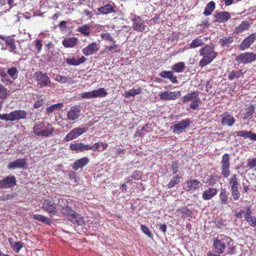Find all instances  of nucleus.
<instances>
[{"mask_svg":"<svg viewBox=\"0 0 256 256\" xmlns=\"http://www.w3.org/2000/svg\"><path fill=\"white\" fill-rule=\"evenodd\" d=\"M69 220L73 223H76L80 224L82 222V217L78 214L73 211V214H71L68 218Z\"/></svg>","mask_w":256,"mask_h":256,"instance_id":"30","label":"nucleus"},{"mask_svg":"<svg viewBox=\"0 0 256 256\" xmlns=\"http://www.w3.org/2000/svg\"><path fill=\"white\" fill-rule=\"evenodd\" d=\"M229 184L230 189L237 188L239 185L238 180L236 174H232L230 178Z\"/></svg>","mask_w":256,"mask_h":256,"instance_id":"38","label":"nucleus"},{"mask_svg":"<svg viewBox=\"0 0 256 256\" xmlns=\"http://www.w3.org/2000/svg\"><path fill=\"white\" fill-rule=\"evenodd\" d=\"M256 38V33L252 34L246 37L240 45V50H244L248 48L255 41Z\"/></svg>","mask_w":256,"mask_h":256,"instance_id":"15","label":"nucleus"},{"mask_svg":"<svg viewBox=\"0 0 256 256\" xmlns=\"http://www.w3.org/2000/svg\"><path fill=\"white\" fill-rule=\"evenodd\" d=\"M190 124V121L188 120H183L178 122V123L175 124L173 126L171 127L172 129L173 130V132L175 133H180L182 130L188 128Z\"/></svg>","mask_w":256,"mask_h":256,"instance_id":"13","label":"nucleus"},{"mask_svg":"<svg viewBox=\"0 0 256 256\" xmlns=\"http://www.w3.org/2000/svg\"><path fill=\"white\" fill-rule=\"evenodd\" d=\"M98 44L96 42H92L89 44L86 48H84L82 50V52L85 56H88L98 50Z\"/></svg>","mask_w":256,"mask_h":256,"instance_id":"19","label":"nucleus"},{"mask_svg":"<svg viewBox=\"0 0 256 256\" xmlns=\"http://www.w3.org/2000/svg\"><path fill=\"white\" fill-rule=\"evenodd\" d=\"M221 122L223 125L232 126L234 124L236 120L234 116L228 112H224L220 116Z\"/></svg>","mask_w":256,"mask_h":256,"instance_id":"17","label":"nucleus"},{"mask_svg":"<svg viewBox=\"0 0 256 256\" xmlns=\"http://www.w3.org/2000/svg\"><path fill=\"white\" fill-rule=\"evenodd\" d=\"M89 162V160L86 157H84L76 160L72 166V168L74 170H78L80 168H83Z\"/></svg>","mask_w":256,"mask_h":256,"instance_id":"24","label":"nucleus"},{"mask_svg":"<svg viewBox=\"0 0 256 256\" xmlns=\"http://www.w3.org/2000/svg\"><path fill=\"white\" fill-rule=\"evenodd\" d=\"M140 228H141V230H142V232L145 234H146L148 237L150 238H152V234L151 232H150V230L148 228L147 226H146L144 225H143L142 224L140 226Z\"/></svg>","mask_w":256,"mask_h":256,"instance_id":"59","label":"nucleus"},{"mask_svg":"<svg viewBox=\"0 0 256 256\" xmlns=\"http://www.w3.org/2000/svg\"><path fill=\"white\" fill-rule=\"evenodd\" d=\"M182 178L181 176H179L178 174L173 176L171 179L169 183L168 184L167 186L168 188L170 189L174 187L175 185L177 184L180 182V179Z\"/></svg>","mask_w":256,"mask_h":256,"instance_id":"42","label":"nucleus"},{"mask_svg":"<svg viewBox=\"0 0 256 256\" xmlns=\"http://www.w3.org/2000/svg\"><path fill=\"white\" fill-rule=\"evenodd\" d=\"M233 41L234 38L232 36H224L219 40V44L223 48H228Z\"/></svg>","mask_w":256,"mask_h":256,"instance_id":"28","label":"nucleus"},{"mask_svg":"<svg viewBox=\"0 0 256 256\" xmlns=\"http://www.w3.org/2000/svg\"><path fill=\"white\" fill-rule=\"evenodd\" d=\"M222 166H230V156L228 154L223 155L222 160Z\"/></svg>","mask_w":256,"mask_h":256,"instance_id":"50","label":"nucleus"},{"mask_svg":"<svg viewBox=\"0 0 256 256\" xmlns=\"http://www.w3.org/2000/svg\"><path fill=\"white\" fill-rule=\"evenodd\" d=\"M204 44V40L202 39L196 38L190 44L191 48H194L198 47Z\"/></svg>","mask_w":256,"mask_h":256,"instance_id":"48","label":"nucleus"},{"mask_svg":"<svg viewBox=\"0 0 256 256\" xmlns=\"http://www.w3.org/2000/svg\"><path fill=\"white\" fill-rule=\"evenodd\" d=\"M244 213V218L246 222H248L252 217H253L252 216H251L252 210L249 208H247L246 212Z\"/></svg>","mask_w":256,"mask_h":256,"instance_id":"61","label":"nucleus"},{"mask_svg":"<svg viewBox=\"0 0 256 256\" xmlns=\"http://www.w3.org/2000/svg\"><path fill=\"white\" fill-rule=\"evenodd\" d=\"M32 218L36 220L48 224H50L51 222L50 218L42 214H34L32 215Z\"/></svg>","mask_w":256,"mask_h":256,"instance_id":"36","label":"nucleus"},{"mask_svg":"<svg viewBox=\"0 0 256 256\" xmlns=\"http://www.w3.org/2000/svg\"><path fill=\"white\" fill-rule=\"evenodd\" d=\"M23 244L22 242H16V243L13 246L12 250L16 252H18L21 248L23 247Z\"/></svg>","mask_w":256,"mask_h":256,"instance_id":"52","label":"nucleus"},{"mask_svg":"<svg viewBox=\"0 0 256 256\" xmlns=\"http://www.w3.org/2000/svg\"><path fill=\"white\" fill-rule=\"evenodd\" d=\"M33 131L37 136L48 137L53 132L54 128L49 122L39 121L34 124Z\"/></svg>","mask_w":256,"mask_h":256,"instance_id":"1","label":"nucleus"},{"mask_svg":"<svg viewBox=\"0 0 256 256\" xmlns=\"http://www.w3.org/2000/svg\"><path fill=\"white\" fill-rule=\"evenodd\" d=\"M16 184V180L14 176H8L0 180V188H10Z\"/></svg>","mask_w":256,"mask_h":256,"instance_id":"9","label":"nucleus"},{"mask_svg":"<svg viewBox=\"0 0 256 256\" xmlns=\"http://www.w3.org/2000/svg\"><path fill=\"white\" fill-rule=\"evenodd\" d=\"M200 54L202 56V58L198 63L200 67H204L210 63L217 55L213 48L210 46H206L201 48Z\"/></svg>","mask_w":256,"mask_h":256,"instance_id":"2","label":"nucleus"},{"mask_svg":"<svg viewBox=\"0 0 256 256\" xmlns=\"http://www.w3.org/2000/svg\"><path fill=\"white\" fill-rule=\"evenodd\" d=\"M106 49L110 52H118V51L117 44H114L112 46H107Z\"/></svg>","mask_w":256,"mask_h":256,"instance_id":"60","label":"nucleus"},{"mask_svg":"<svg viewBox=\"0 0 256 256\" xmlns=\"http://www.w3.org/2000/svg\"><path fill=\"white\" fill-rule=\"evenodd\" d=\"M217 194V190L214 188H209L204 191L202 194V198L204 200H208L212 198Z\"/></svg>","mask_w":256,"mask_h":256,"instance_id":"27","label":"nucleus"},{"mask_svg":"<svg viewBox=\"0 0 256 256\" xmlns=\"http://www.w3.org/2000/svg\"><path fill=\"white\" fill-rule=\"evenodd\" d=\"M16 196L17 194L16 192H11L10 194H4L0 196V201L12 200Z\"/></svg>","mask_w":256,"mask_h":256,"instance_id":"47","label":"nucleus"},{"mask_svg":"<svg viewBox=\"0 0 256 256\" xmlns=\"http://www.w3.org/2000/svg\"><path fill=\"white\" fill-rule=\"evenodd\" d=\"M70 148L72 151L80 152L90 150V145L85 144L82 142L71 144Z\"/></svg>","mask_w":256,"mask_h":256,"instance_id":"18","label":"nucleus"},{"mask_svg":"<svg viewBox=\"0 0 256 256\" xmlns=\"http://www.w3.org/2000/svg\"><path fill=\"white\" fill-rule=\"evenodd\" d=\"M108 146V144L103 142H96L92 146L90 145V150L93 151L97 150L98 152H102L105 150Z\"/></svg>","mask_w":256,"mask_h":256,"instance_id":"29","label":"nucleus"},{"mask_svg":"<svg viewBox=\"0 0 256 256\" xmlns=\"http://www.w3.org/2000/svg\"><path fill=\"white\" fill-rule=\"evenodd\" d=\"M78 42V39L76 38H64L62 44L66 48H72L75 46Z\"/></svg>","mask_w":256,"mask_h":256,"instance_id":"25","label":"nucleus"},{"mask_svg":"<svg viewBox=\"0 0 256 256\" xmlns=\"http://www.w3.org/2000/svg\"><path fill=\"white\" fill-rule=\"evenodd\" d=\"M34 76L37 81L38 84L40 87L46 86L49 85L51 81L46 74L41 72H36Z\"/></svg>","mask_w":256,"mask_h":256,"instance_id":"10","label":"nucleus"},{"mask_svg":"<svg viewBox=\"0 0 256 256\" xmlns=\"http://www.w3.org/2000/svg\"><path fill=\"white\" fill-rule=\"evenodd\" d=\"M235 134L238 136H241L244 138H248V135L250 134V131L240 130L238 132H236Z\"/></svg>","mask_w":256,"mask_h":256,"instance_id":"56","label":"nucleus"},{"mask_svg":"<svg viewBox=\"0 0 256 256\" xmlns=\"http://www.w3.org/2000/svg\"><path fill=\"white\" fill-rule=\"evenodd\" d=\"M220 200L221 204H227L228 203V194L225 189H222L220 195Z\"/></svg>","mask_w":256,"mask_h":256,"instance_id":"31","label":"nucleus"},{"mask_svg":"<svg viewBox=\"0 0 256 256\" xmlns=\"http://www.w3.org/2000/svg\"><path fill=\"white\" fill-rule=\"evenodd\" d=\"M181 95L180 91L168 92L166 91L160 94V98L162 100H175Z\"/></svg>","mask_w":256,"mask_h":256,"instance_id":"12","label":"nucleus"},{"mask_svg":"<svg viewBox=\"0 0 256 256\" xmlns=\"http://www.w3.org/2000/svg\"><path fill=\"white\" fill-rule=\"evenodd\" d=\"M7 168L10 170H14L16 168L26 170L28 168V165L26 159L18 158L12 162H10L8 165Z\"/></svg>","mask_w":256,"mask_h":256,"instance_id":"11","label":"nucleus"},{"mask_svg":"<svg viewBox=\"0 0 256 256\" xmlns=\"http://www.w3.org/2000/svg\"><path fill=\"white\" fill-rule=\"evenodd\" d=\"M108 94L104 88H99L90 92H84L80 94L82 99H92L96 98H102Z\"/></svg>","mask_w":256,"mask_h":256,"instance_id":"5","label":"nucleus"},{"mask_svg":"<svg viewBox=\"0 0 256 256\" xmlns=\"http://www.w3.org/2000/svg\"><path fill=\"white\" fill-rule=\"evenodd\" d=\"M80 114L81 110L78 106H72L68 112V119L70 120H74L80 117Z\"/></svg>","mask_w":256,"mask_h":256,"instance_id":"16","label":"nucleus"},{"mask_svg":"<svg viewBox=\"0 0 256 256\" xmlns=\"http://www.w3.org/2000/svg\"><path fill=\"white\" fill-rule=\"evenodd\" d=\"M179 164L178 162H173L171 165V169L173 172V174H174L178 172L179 170Z\"/></svg>","mask_w":256,"mask_h":256,"instance_id":"58","label":"nucleus"},{"mask_svg":"<svg viewBox=\"0 0 256 256\" xmlns=\"http://www.w3.org/2000/svg\"><path fill=\"white\" fill-rule=\"evenodd\" d=\"M86 60V59L84 56H82L78 59H76L74 58H68L66 60V62L67 64L69 65L78 66L81 64L84 63Z\"/></svg>","mask_w":256,"mask_h":256,"instance_id":"26","label":"nucleus"},{"mask_svg":"<svg viewBox=\"0 0 256 256\" xmlns=\"http://www.w3.org/2000/svg\"><path fill=\"white\" fill-rule=\"evenodd\" d=\"M250 226L256 228V218L252 217L248 222H247Z\"/></svg>","mask_w":256,"mask_h":256,"instance_id":"64","label":"nucleus"},{"mask_svg":"<svg viewBox=\"0 0 256 256\" xmlns=\"http://www.w3.org/2000/svg\"><path fill=\"white\" fill-rule=\"evenodd\" d=\"M62 212L66 215L67 218L70 216L71 214H73V210L68 206L63 207L62 209Z\"/></svg>","mask_w":256,"mask_h":256,"instance_id":"54","label":"nucleus"},{"mask_svg":"<svg viewBox=\"0 0 256 256\" xmlns=\"http://www.w3.org/2000/svg\"><path fill=\"white\" fill-rule=\"evenodd\" d=\"M44 104V102L42 100H38L34 104V108H38Z\"/></svg>","mask_w":256,"mask_h":256,"instance_id":"62","label":"nucleus"},{"mask_svg":"<svg viewBox=\"0 0 256 256\" xmlns=\"http://www.w3.org/2000/svg\"><path fill=\"white\" fill-rule=\"evenodd\" d=\"M199 92L194 91L191 93L188 94L182 98V102L186 103L189 101H193L194 99L198 98Z\"/></svg>","mask_w":256,"mask_h":256,"instance_id":"32","label":"nucleus"},{"mask_svg":"<svg viewBox=\"0 0 256 256\" xmlns=\"http://www.w3.org/2000/svg\"><path fill=\"white\" fill-rule=\"evenodd\" d=\"M160 76L162 78L169 79L173 84H175L178 82L177 78L176 76L174 75L172 71H162L160 74Z\"/></svg>","mask_w":256,"mask_h":256,"instance_id":"23","label":"nucleus"},{"mask_svg":"<svg viewBox=\"0 0 256 256\" xmlns=\"http://www.w3.org/2000/svg\"><path fill=\"white\" fill-rule=\"evenodd\" d=\"M186 186L188 191L194 192L198 190L202 184L197 180H191L187 182Z\"/></svg>","mask_w":256,"mask_h":256,"instance_id":"22","label":"nucleus"},{"mask_svg":"<svg viewBox=\"0 0 256 256\" xmlns=\"http://www.w3.org/2000/svg\"><path fill=\"white\" fill-rule=\"evenodd\" d=\"M0 80L4 83L8 84L10 82L8 73L4 68H0Z\"/></svg>","mask_w":256,"mask_h":256,"instance_id":"35","label":"nucleus"},{"mask_svg":"<svg viewBox=\"0 0 256 256\" xmlns=\"http://www.w3.org/2000/svg\"><path fill=\"white\" fill-rule=\"evenodd\" d=\"M63 106L62 103H58L56 104H52L46 108V111L48 113L50 114L54 111L60 109Z\"/></svg>","mask_w":256,"mask_h":256,"instance_id":"44","label":"nucleus"},{"mask_svg":"<svg viewBox=\"0 0 256 256\" xmlns=\"http://www.w3.org/2000/svg\"><path fill=\"white\" fill-rule=\"evenodd\" d=\"M232 240L230 237L223 234H218L216 238H214L212 246L216 252L218 254H223L226 246L230 244Z\"/></svg>","mask_w":256,"mask_h":256,"instance_id":"3","label":"nucleus"},{"mask_svg":"<svg viewBox=\"0 0 256 256\" xmlns=\"http://www.w3.org/2000/svg\"><path fill=\"white\" fill-rule=\"evenodd\" d=\"M133 28L137 31L142 32L145 30L144 21L139 16H134L132 20Z\"/></svg>","mask_w":256,"mask_h":256,"instance_id":"14","label":"nucleus"},{"mask_svg":"<svg viewBox=\"0 0 256 256\" xmlns=\"http://www.w3.org/2000/svg\"><path fill=\"white\" fill-rule=\"evenodd\" d=\"M200 102V98L194 99L192 101V104H190V107L192 110H196L198 106V104Z\"/></svg>","mask_w":256,"mask_h":256,"instance_id":"55","label":"nucleus"},{"mask_svg":"<svg viewBox=\"0 0 256 256\" xmlns=\"http://www.w3.org/2000/svg\"><path fill=\"white\" fill-rule=\"evenodd\" d=\"M142 90L140 88L136 89L132 88L130 90L125 92L124 96L126 98H130V96H134L136 95L139 94L141 93Z\"/></svg>","mask_w":256,"mask_h":256,"instance_id":"43","label":"nucleus"},{"mask_svg":"<svg viewBox=\"0 0 256 256\" xmlns=\"http://www.w3.org/2000/svg\"><path fill=\"white\" fill-rule=\"evenodd\" d=\"M180 211L183 216L192 217V212L186 207L182 208Z\"/></svg>","mask_w":256,"mask_h":256,"instance_id":"51","label":"nucleus"},{"mask_svg":"<svg viewBox=\"0 0 256 256\" xmlns=\"http://www.w3.org/2000/svg\"><path fill=\"white\" fill-rule=\"evenodd\" d=\"M8 93L7 88L0 84V99H6L7 98Z\"/></svg>","mask_w":256,"mask_h":256,"instance_id":"49","label":"nucleus"},{"mask_svg":"<svg viewBox=\"0 0 256 256\" xmlns=\"http://www.w3.org/2000/svg\"><path fill=\"white\" fill-rule=\"evenodd\" d=\"M27 112L23 110H14L9 114H0V119L5 121L14 122L24 119L26 118Z\"/></svg>","mask_w":256,"mask_h":256,"instance_id":"4","label":"nucleus"},{"mask_svg":"<svg viewBox=\"0 0 256 256\" xmlns=\"http://www.w3.org/2000/svg\"><path fill=\"white\" fill-rule=\"evenodd\" d=\"M8 75L13 80H14L18 78V72L16 67H12L7 70Z\"/></svg>","mask_w":256,"mask_h":256,"instance_id":"45","label":"nucleus"},{"mask_svg":"<svg viewBox=\"0 0 256 256\" xmlns=\"http://www.w3.org/2000/svg\"><path fill=\"white\" fill-rule=\"evenodd\" d=\"M185 64L184 62H180L172 66V68L176 72H181L184 70Z\"/></svg>","mask_w":256,"mask_h":256,"instance_id":"46","label":"nucleus"},{"mask_svg":"<svg viewBox=\"0 0 256 256\" xmlns=\"http://www.w3.org/2000/svg\"><path fill=\"white\" fill-rule=\"evenodd\" d=\"M214 8L215 3L213 1H211L206 4L203 14L205 16H209L212 14Z\"/></svg>","mask_w":256,"mask_h":256,"instance_id":"37","label":"nucleus"},{"mask_svg":"<svg viewBox=\"0 0 256 256\" xmlns=\"http://www.w3.org/2000/svg\"><path fill=\"white\" fill-rule=\"evenodd\" d=\"M255 108L254 105H250L246 108V112L244 114V119L250 118L254 112Z\"/></svg>","mask_w":256,"mask_h":256,"instance_id":"40","label":"nucleus"},{"mask_svg":"<svg viewBox=\"0 0 256 256\" xmlns=\"http://www.w3.org/2000/svg\"><path fill=\"white\" fill-rule=\"evenodd\" d=\"M36 48L38 50V52H40L42 48V41L39 40H37L36 42Z\"/></svg>","mask_w":256,"mask_h":256,"instance_id":"63","label":"nucleus"},{"mask_svg":"<svg viewBox=\"0 0 256 256\" xmlns=\"http://www.w3.org/2000/svg\"><path fill=\"white\" fill-rule=\"evenodd\" d=\"M250 25V23L248 20L242 22L235 30L236 33H241L245 30H248Z\"/></svg>","mask_w":256,"mask_h":256,"instance_id":"33","label":"nucleus"},{"mask_svg":"<svg viewBox=\"0 0 256 256\" xmlns=\"http://www.w3.org/2000/svg\"><path fill=\"white\" fill-rule=\"evenodd\" d=\"M54 78L56 81L61 84L66 83L72 84L74 82L73 78L72 77L60 74H54Z\"/></svg>","mask_w":256,"mask_h":256,"instance_id":"20","label":"nucleus"},{"mask_svg":"<svg viewBox=\"0 0 256 256\" xmlns=\"http://www.w3.org/2000/svg\"><path fill=\"white\" fill-rule=\"evenodd\" d=\"M256 60V54L253 52H244L241 54L236 58V60L241 64L250 63Z\"/></svg>","mask_w":256,"mask_h":256,"instance_id":"8","label":"nucleus"},{"mask_svg":"<svg viewBox=\"0 0 256 256\" xmlns=\"http://www.w3.org/2000/svg\"><path fill=\"white\" fill-rule=\"evenodd\" d=\"M77 31L85 36H88L90 34V26L88 24H86L84 26H79L77 28Z\"/></svg>","mask_w":256,"mask_h":256,"instance_id":"39","label":"nucleus"},{"mask_svg":"<svg viewBox=\"0 0 256 256\" xmlns=\"http://www.w3.org/2000/svg\"><path fill=\"white\" fill-rule=\"evenodd\" d=\"M232 196L234 200H238L240 197V194L238 190V188L230 189Z\"/></svg>","mask_w":256,"mask_h":256,"instance_id":"53","label":"nucleus"},{"mask_svg":"<svg viewBox=\"0 0 256 256\" xmlns=\"http://www.w3.org/2000/svg\"><path fill=\"white\" fill-rule=\"evenodd\" d=\"M229 168L230 166H222V174L224 178H228L230 176V172Z\"/></svg>","mask_w":256,"mask_h":256,"instance_id":"57","label":"nucleus"},{"mask_svg":"<svg viewBox=\"0 0 256 256\" xmlns=\"http://www.w3.org/2000/svg\"><path fill=\"white\" fill-rule=\"evenodd\" d=\"M42 208L51 216L57 214L56 204L53 202L52 198L45 200L42 203Z\"/></svg>","mask_w":256,"mask_h":256,"instance_id":"6","label":"nucleus"},{"mask_svg":"<svg viewBox=\"0 0 256 256\" xmlns=\"http://www.w3.org/2000/svg\"><path fill=\"white\" fill-rule=\"evenodd\" d=\"M98 10L102 14H108L114 12V8L110 4H106L103 6L98 8Z\"/></svg>","mask_w":256,"mask_h":256,"instance_id":"34","label":"nucleus"},{"mask_svg":"<svg viewBox=\"0 0 256 256\" xmlns=\"http://www.w3.org/2000/svg\"><path fill=\"white\" fill-rule=\"evenodd\" d=\"M6 42L7 45L10 47V52H13L14 54H16V46L14 40L12 38H6Z\"/></svg>","mask_w":256,"mask_h":256,"instance_id":"41","label":"nucleus"},{"mask_svg":"<svg viewBox=\"0 0 256 256\" xmlns=\"http://www.w3.org/2000/svg\"><path fill=\"white\" fill-rule=\"evenodd\" d=\"M86 128L83 126L74 128L66 135L64 138V140L66 142H69L75 139L86 132Z\"/></svg>","mask_w":256,"mask_h":256,"instance_id":"7","label":"nucleus"},{"mask_svg":"<svg viewBox=\"0 0 256 256\" xmlns=\"http://www.w3.org/2000/svg\"><path fill=\"white\" fill-rule=\"evenodd\" d=\"M230 14L228 12H222L217 13L214 16L215 21L219 22H224L230 18Z\"/></svg>","mask_w":256,"mask_h":256,"instance_id":"21","label":"nucleus"}]
</instances>
